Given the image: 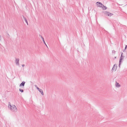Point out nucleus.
Segmentation results:
<instances>
[{"instance_id":"2eb2a0df","label":"nucleus","mask_w":127,"mask_h":127,"mask_svg":"<svg viewBox=\"0 0 127 127\" xmlns=\"http://www.w3.org/2000/svg\"><path fill=\"white\" fill-rule=\"evenodd\" d=\"M122 60L120 59L119 60V64H121L122 61Z\"/></svg>"},{"instance_id":"9d476101","label":"nucleus","mask_w":127,"mask_h":127,"mask_svg":"<svg viewBox=\"0 0 127 127\" xmlns=\"http://www.w3.org/2000/svg\"><path fill=\"white\" fill-rule=\"evenodd\" d=\"M41 38H42V40H43V41L44 43L45 44V45H46V46L47 47V45L46 44L44 40V38H43V37H42V36H41Z\"/></svg>"},{"instance_id":"39448f33","label":"nucleus","mask_w":127,"mask_h":127,"mask_svg":"<svg viewBox=\"0 0 127 127\" xmlns=\"http://www.w3.org/2000/svg\"><path fill=\"white\" fill-rule=\"evenodd\" d=\"M19 59L17 58L16 59L15 62L16 63V64L17 65H19Z\"/></svg>"},{"instance_id":"1a4fd4ad","label":"nucleus","mask_w":127,"mask_h":127,"mask_svg":"<svg viewBox=\"0 0 127 127\" xmlns=\"http://www.w3.org/2000/svg\"><path fill=\"white\" fill-rule=\"evenodd\" d=\"M22 16L24 19L25 20L26 22L27 23V25H28V23L27 20L23 15Z\"/></svg>"},{"instance_id":"f03ea898","label":"nucleus","mask_w":127,"mask_h":127,"mask_svg":"<svg viewBox=\"0 0 127 127\" xmlns=\"http://www.w3.org/2000/svg\"><path fill=\"white\" fill-rule=\"evenodd\" d=\"M103 13L106 16H108L110 17L111 16L113 15V14L110 13V12H107L106 11H103Z\"/></svg>"},{"instance_id":"412c9836","label":"nucleus","mask_w":127,"mask_h":127,"mask_svg":"<svg viewBox=\"0 0 127 127\" xmlns=\"http://www.w3.org/2000/svg\"><path fill=\"white\" fill-rule=\"evenodd\" d=\"M116 58V57H115V58Z\"/></svg>"},{"instance_id":"6e6552de","label":"nucleus","mask_w":127,"mask_h":127,"mask_svg":"<svg viewBox=\"0 0 127 127\" xmlns=\"http://www.w3.org/2000/svg\"><path fill=\"white\" fill-rule=\"evenodd\" d=\"M101 7L102 8V9L103 10H105L107 8V7L106 6L104 5L103 4L102 6V7Z\"/></svg>"},{"instance_id":"dca6fc26","label":"nucleus","mask_w":127,"mask_h":127,"mask_svg":"<svg viewBox=\"0 0 127 127\" xmlns=\"http://www.w3.org/2000/svg\"><path fill=\"white\" fill-rule=\"evenodd\" d=\"M127 48V45H126L125 49H126Z\"/></svg>"},{"instance_id":"f8f14e48","label":"nucleus","mask_w":127,"mask_h":127,"mask_svg":"<svg viewBox=\"0 0 127 127\" xmlns=\"http://www.w3.org/2000/svg\"><path fill=\"white\" fill-rule=\"evenodd\" d=\"M122 54H123V53H122V54H121V57H120V59H121L122 60H123V59L124 58V56H123L122 55Z\"/></svg>"},{"instance_id":"6ab92c4d","label":"nucleus","mask_w":127,"mask_h":127,"mask_svg":"<svg viewBox=\"0 0 127 127\" xmlns=\"http://www.w3.org/2000/svg\"><path fill=\"white\" fill-rule=\"evenodd\" d=\"M22 66H23V67H24V66H25V64H23L22 65Z\"/></svg>"},{"instance_id":"20e7f679","label":"nucleus","mask_w":127,"mask_h":127,"mask_svg":"<svg viewBox=\"0 0 127 127\" xmlns=\"http://www.w3.org/2000/svg\"><path fill=\"white\" fill-rule=\"evenodd\" d=\"M117 66L116 64H114L112 68V71H115L117 69Z\"/></svg>"},{"instance_id":"423d86ee","label":"nucleus","mask_w":127,"mask_h":127,"mask_svg":"<svg viewBox=\"0 0 127 127\" xmlns=\"http://www.w3.org/2000/svg\"><path fill=\"white\" fill-rule=\"evenodd\" d=\"M25 82L24 81H23L22 82V83L20 84V86L21 87V86H22L24 87V85H25Z\"/></svg>"},{"instance_id":"ddd939ff","label":"nucleus","mask_w":127,"mask_h":127,"mask_svg":"<svg viewBox=\"0 0 127 127\" xmlns=\"http://www.w3.org/2000/svg\"><path fill=\"white\" fill-rule=\"evenodd\" d=\"M19 90L20 92H24L23 90L22 89H19Z\"/></svg>"},{"instance_id":"f257e3e1","label":"nucleus","mask_w":127,"mask_h":127,"mask_svg":"<svg viewBox=\"0 0 127 127\" xmlns=\"http://www.w3.org/2000/svg\"><path fill=\"white\" fill-rule=\"evenodd\" d=\"M9 105L10 107V109L13 112H16L17 111V108L15 105H11L10 102H9L8 107H9Z\"/></svg>"},{"instance_id":"7ed1b4c3","label":"nucleus","mask_w":127,"mask_h":127,"mask_svg":"<svg viewBox=\"0 0 127 127\" xmlns=\"http://www.w3.org/2000/svg\"><path fill=\"white\" fill-rule=\"evenodd\" d=\"M96 4L97 5V6L98 7H101L103 5L102 3L99 2H97L96 3Z\"/></svg>"},{"instance_id":"f3484780","label":"nucleus","mask_w":127,"mask_h":127,"mask_svg":"<svg viewBox=\"0 0 127 127\" xmlns=\"http://www.w3.org/2000/svg\"><path fill=\"white\" fill-rule=\"evenodd\" d=\"M7 34L8 35V36H7V37L8 38H9V34L8 33H7Z\"/></svg>"},{"instance_id":"0eeeda50","label":"nucleus","mask_w":127,"mask_h":127,"mask_svg":"<svg viewBox=\"0 0 127 127\" xmlns=\"http://www.w3.org/2000/svg\"><path fill=\"white\" fill-rule=\"evenodd\" d=\"M38 90L41 93L42 95H44L43 91L41 89L39 88Z\"/></svg>"},{"instance_id":"a211bd4d","label":"nucleus","mask_w":127,"mask_h":127,"mask_svg":"<svg viewBox=\"0 0 127 127\" xmlns=\"http://www.w3.org/2000/svg\"><path fill=\"white\" fill-rule=\"evenodd\" d=\"M121 64L119 63V67L120 68V67Z\"/></svg>"},{"instance_id":"4468645a","label":"nucleus","mask_w":127,"mask_h":127,"mask_svg":"<svg viewBox=\"0 0 127 127\" xmlns=\"http://www.w3.org/2000/svg\"><path fill=\"white\" fill-rule=\"evenodd\" d=\"M34 86H35V87H36V89H38V90L39 89L38 87H37V85H35Z\"/></svg>"},{"instance_id":"9b49d317","label":"nucleus","mask_w":127,"mask_h":127,"mask_svg":"<svg viewBox=\"0 0 127 127\" xmlns=\"http://www.w3.org/2000/svg\"><path fill=\"white\" fill-rule=\"evenodd\" d=\"M115 85L116 86V87H120V85L119 84L117 83V82H116Z\"/></svg>"},{"instance_id":"aec40b11","label":"nucleus","mask_w":127,"mask_h":127,"mask_svg":"<svg viewBox=\"0 0 127 127\" xmlns=\"http://www.w3.org/2000/svg\"><path fill=\"white\" fill-rule=\"evenodd\" d=\"M125 50L126 49H125L123 50V52H125Z\"/></svg>"}]
</instances>
